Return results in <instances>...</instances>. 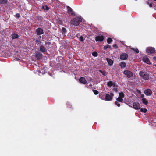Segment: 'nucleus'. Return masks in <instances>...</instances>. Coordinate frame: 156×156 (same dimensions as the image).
Instances as JSON below:
<instances>
[{"label": "nucleus", "instance_id": "nucleus-1", "mask_svg": "<svg viewBox=\"0 0 156 156\" xmlns=\"http://www.w3.org/2000/svg\"><path fill=\"white\" fill-rule=\"evenodd\" d=\"M82 21V19L81 17L76 16L71 20L70 21V23L71 24L73 25L77 26L80 24V23Z\"/></svg>", "mask_w": 156, "mask_h": 156}, {"label": "nucleus", "instance_id": "nucleus-2", "mask_svg": "<svg viewBox=\"0 0 156 156\" xmlns=\"http://www.w3.org/2000/svg\"><path fill=\"white\" fill-rule=\"evenodd\" d=\"M139 75L143 79L148 80L149 79L148 74L145 72L140 71L139 73Z\"/></svg>", "mask_w": 156, "mask_h": 156}, {"label": "nucleus", "instance_id": "nucleus-3", "mask_svg": "<svg viewBox=\"0 0 156 156\" xmlns=\"http://www.w3.org/2000/svg\"><path fill=\"white\" fill-rule=\"evenodd\" d=\"M123 73L128 78H130L133 76V73L131 71L126 70L124 71Z\"/></svg>", "mask_w": 156, "mask_h": 156}, {"label": "nucleus", "instance_id": "nucleus-4", "mask_svg": "<svg viewBox=\"0 0 156 156\" xmlns=\"http://www.w3.org/2000/svg\"><path fill=\"white\" fill-rule=\"evenodd\" d=\"M114 96V94L112 93H110V94H105V101H110L112 100Z\"/></svg>", "mask_w": 156, "mask_h": 156}, {"label": "nucleus", "instance_id": "nucleus-5", "mask_svg": "<svg viewBox=\"0 0 156 156\" xmlns=\"http://www.w3.org/2000/svg\"><path fill=\"white\" fill-rule=\"evenodd\" d=\"M155 52L154 48L152 47H149L146 50V52L148 55L154 53Z\"/></svg>", "mask_w": 156, "mask_h": 156}, {"label": "nucleus", "instance_id": "nucleus-6", "mask_svg": "<svg viewBox=\"0 0 156 156\" xmlns=\"http://www.w3.org/2000/svg\"><path fill=\"white\" fill-rule=\"evenodd\" d=\"M67 12L70 16H73L75 15L73 10L69 6H67Z\"/></svg>", "mask_w": 156, "mask_h": 156}, {"label": "nucleus", "instance_id": "nucleus-7", "mask_svg": "<svg viewBox=\"0 0 156 156\" xmlns=\"http://www.w3.org/2000/svg\"><path fill=\"white\" fill-rule=\"evenodd\" d=\"M95 39L96 41L101 42L104 39V37L103 36H98L95 37Z\"/></svg>", "mask_w": 156, "mask_h": 156}, {"label": "nucleus", "instance_id": "nucleus-8", "mask_svg": "<svg viewBox=\"0 0 156 156\" xmlns=\"http://www.w3.org/2000/svg\"><path fill=\"white\" fill-rule=\"evenodd\" d=\"M128 57V55L127 54L123 53L121 54L120 56V58L122 60L126 59Z\"/></svg>", "mask_w": 156, "mask_h": 156}, {"label": "nucleus", "instance_id": "nucleus-9", "mask_svg": "<svg viewBox=\"0 0 156 156\" xmlns=\"http://www.w3.org/2000/svg\"><path fill=\"white\" fill-rule=\"evenodd\" d=\"M143 61L148 64H151L149 58L146 56H144L142 58Z\"/></svg>", "mask_w": 156, "mask_h": 156}, {"label": "nucleus", "instance_id": "nucleus-10", "mask_svg": "<svg viewBox=\"0 0 156 156\" xmlns=\"http://www.w3.org/2000/svg\"><path fill=\"white\" fill-rule=\"evenodd\" d=\"M133 108L136 109H139L140 108V105L138 102H134L133 104Z\"/></svg>", "mask_w": 156, "mask_h": 156}, {"label": "nucleus", "instance_id": "nucleus-11", "mask_svg": "<svg viewBox=\"0 0 156 156\" xmlns=\"http://www.w3.org/2000/svg\"><path fill=\"white\" fill-rule=\"evenodd\" d=\"M36 31L37 34L38 35H40L44 33L43 30L40 28H38L37 29Z\"/></svg>", "mask_w": 156, "mask_h": 156}, {"label": "nucleus", "instance_id": "nucleus-12", "mask_svg": "<svg viewBox=\"0 0 156 156\" xmlns=\"http://www.w3.org/2000/svg\"><path fill=\"white\" fill-rule=\"evenodd\" d=\"M144 93L147 96H150L152 92L150 89H147L144 90Z\"/></svg>", "mask_w": 156, "mask_h": 156}, {"label": "nucleus", "instance_id": "nucleus-13", "mask_svg": "<svg viewBox=\"0 0 156 156\" xmlns=\"http://www.w3.org/2000/svg\"><path fill=\"white\" fill-rule=\"evenodd\" d=\"M36 57L37 59L40 60L42 58V55L40 52L38 51L36 52Z\"/></svg>", "mask_w": 156, "mask_h": 156}, {"label": "nucleus", "instance_id": "nucleus-14", "mask_svg": "<svg viewBox=\"0 0 156 156\" xmlns=\"http://www.w3.org/2000/svg\"><path fill=\"white\" fill-rule=\"evenodd\" d=\"M79 81L80 83L83 84H85L87 82L85 79L83 77H81L79 79Z\"/></svg>", "mask_w": 156, "mask_h": 156}, {"label": "nucleus", "instance_id": "nucleus-15", "mask_svg": "<svg viewBox=\"0 0 156 156\" xmlns=\"http://www.w3.org/2000/svg\"><path fill=\"white\" fill-rule=\"evenodd\" d=\"M105 94L104 92H101L99 94V98L103 100H105Z\"/></svg>", "mask_w": 156, "mask_h": 156}, {"label": "nucleus", "instance_id": "nucleus-16", "mask_svg": "<svg viewBox=\"0 0 156 156\" xmlns=\"http://www.w3.org/2000/svg\"><path fill=\"white\" fill-rule=\"evenodd\" d=\"M106 60L109 65L112 66V65L113 64V61L111 59L109 58H106Z\"/></svg>", "mask_w": 156, "mask_h": 156}, {"label": "nucleus", "instance_id": "nucleus-17", "mask_svg": "<svg viewBox=\"0 0 156 156\" xmlns=\"http://www.w3.org/2000/svg\"><path fill=\"white\" fill-rule=\"evenodd\" d=\"M40 50L41 52L44 53L46 51V49L44 46L42 45L40 47Z\"/></svg>", "mask_w": 156, "mask_h": 156}, {"label": "nucleus", "instance_id": "nucleus-18", "mask_svg": "<svg viewBox=\"0 0 156 156\" xmlns=\"http://www.w3.org/2000/svg\"><path fill=\"white\" fill-rule=\"evenodd\" d=\"M119 66L121 68H125L126 66V63L124 62H122L120 63Z\"/></svg>", "mask_w": 156, "mask_h": 156}, {"label": "nucleus", "instance_id": "nucleus-19", "mask_svg": "<svg viewBox=\"0 0 156 156\" xmlns=\"http://www.w3.org/2000/svg\"><path fill=\"white\" fill-rule=\"evenodd\" d=\"M19 37V35L16 34H12V39L18 38Z\"/></svg>", "mask_w": 156, "mask_h": 156}, {"label": "nucleus", "instance_id": "nucleus-20", "mask_svg": "<svg viewBox=\"0 0 156 156\" xmlns=\"http://www.w3.org/2000/svg\"><path fill=\"white\" fill-rule=\"evenodd\" d=\"M8 0H0V4H6L7 3Z\"/></svg>", "mask_w": 156, "mask_h": 156}, {"label": "nucleus", "instance_id": "nucleus-21", "mask_svg": "<svg viewBox=\"0 0 156 156\" xmlns=\"http://www.w3.org/2000/svg\"><path fill=\"white\" fill-rule=\"evenodd\" d=\"M143 103L144 104L147 105L148 104V101L145 98H143L142 99Z\"/></svg>", "mask_w": 156, "mask_h": 156}, {"label": "nucleus", "instance_id": "nucleus-22", "mask_svg": "<svg viewBox=\"0 0 156 156\" xmlns=\"http://www.w3.org/2000/svg\"><path fill=\"white\" fill-rule=\"evenodd\" d=\"M113 83H113V82L112 81H110L108 82L107 85L108 86L111 87L112 86H113Z\"/></svg>", "mask_w": 156, "mask_h": 156}, {"label": "nucleus", "instance_id": "nucleus-23", "mask_svg": "<svg viewBox=\"0 0 156 156\" xmlns=\"http://www.w3.org/2000/svg\"><path fill=\"white\" fill-rule=\"evenodd\" d=\"M107 41L108 44H110L113 41V40L111 38H108L107 39Z\"/></svg>", "mask_w": 156, "mask_h": 156}, {"label": "nucleus", "instance_id": "nucleus-24", "mask_svg": "<svg viewBox=\"0 0 156 156\" xmlns=\"http://www.w3.org/2000/svg\"><path fill=\"white\" fill-rule=\"evenodd\" d=\"M119 97L123 98L124 97L125 95L122 92H121L119 93Z\"/></svg>", "mask_w": 156, "mask_h": 156}, {"label": "nucleus", "instance_id": "nucleus-25", "mask_svg": "<svg viewBox=\"0 0 156 156\" xmlns=\"http://www.w3.org/2000/svg\"><path fill=\"white\" fill-rule=\"evenodd\" d=\"M131 49L134 51L136 53H139V51L137 48H131Z\"/></svg>", "mask_w": 156, "mask_h": 156}, {"label": "nucleus", "instance_id": "nucleus-26", "mask_svg": "<svg viewBox=\"0 0 156 156\" xmlns=\"http://www.w3.org/2000/svg\"><path fill=\"white\" fill-rule=\"evenodd\" d=\"M116 100L117 101L120 102H122L123 101V98L119 97L118 98L116 99Z\"/></svg>", "mask_w": 156, "mask_h": 156}, {"label": "nucleus", "instance_id": "nucleus-27", "mask_svg": "<svg viewBox=\"0 0 156 156\" xmlns=\"http://www.w3.org/2000/svg\"><path fill=\"white\" fill-rule=\"evenodd\" d=\"M66 32V29L64 27H62V34H65Z\"/></svg>", "mask_w": 156, "mask_h": 156}, {"label": "nucleus", "instance_id": "nucleus-28", "mask_svg": "<svg viewBox=\"0 0 156 156\" xmlns=\"http://www.w3.org/2000/svg\"><path fill=\"white\" fill-rule=\"evenodd\" d=\"M111 48V46L110 45L107 44L106 45H105L104 47V50H106L108 48H109L110 49Z\"/></svg>", "mask_w": 156, "mask_h": 156}, {"label": "nucleus", "instance_id": "nucleus-29", "mask_svg": "<svg viewBox=\"0 0 156 156\" xmlns=\"http://www.w3.org/2000/svg\"><path fill=\"white\" fill-rule=\"evenodd\" d=\"M42 8L44 10H48L49 9L47 5L43 6L42 7Z\"/></svg>", "mask_w": 156, "mask_h": 156}, {"label": "nucleus", "instance_id": "nucleus-30", "mask_svg": "<svg viewBox=\"0 0 156 156\" xmlns=\"http://www.w3.org/2000/svg\"><path fill=\"white\" fill-rule=\"evenodd\" d=\"M92 55L93 56L97 57L98 55V54L96 52H94L92 53Z\"/></svg>", "mask_w": 156, "mask_h": 156}, {"label": "nucleus", "instance_id": "nucleus-31", "mask_svg": "<svg viewBox=\"0 0 156 156\" xmlns=\"http://www.w3.org/2000/svg\"><path fill=\"white\" fill-rule=\"evenodd\" d=\"M140 111L141 112H143L144 113H146L147 111V110L146 108H141L140 109Z\"/></svg>", "mask_w": 156, "mask_h": 156}, {"label": "nucleus", "instance_id": "nucleus-32", "mask_svg": "<svg viewBox=\"0 0 156 156\" xmlns=\"http://www.w3.org/2000/svg\"><path fill=\"white\" fill-rule=\"evenodd\" d=\"M93 91L95 95H97L99 93V92L97 90H93Z\"/></svg>", "mask_w": 156, "mask_h": 156}, {"label": "nucleus", "instance_id": "nucleus-33", "mask_svg": "<svg viewBox=\"0 0 156 156\" xmlns=\"http://www.w3.org/2000/svg\"><path fill=\"white\" fill-rule=\"evenodd\" d=\"M68 108H72V105L69 103H67L66 104Z\"/></svg>", "mask_w": 156, "mask_h": 156}, {"label": "nucleus", "instance_id": "nucleus-34", "mask_svg": "<svg viewBox=\"0 0 156 156\" xmlns=\"http://www.w3.org/2000/svg\"><path fill=\"white\" fill-rule=\"evenodd\" d=\"M118 101H115V104L118 107H120V104L119 103H118Z\"/></svg>", "mask_w": 156, "mask_h": 156}, {"label": "nucleus", "instance_id": "nucleus-35", "mask_svg": "<svg viewBox=\"0 0 156 156\" xmlns=\"http://www.w3.org/2000/svg\"><path fill=\"white\" fill-rule=\"evenodd\" d=\"M117 87H114L113 89V90L117 92L118 91V89H117Z\"/></svg>", "mask_w": 156, "mask_h": 156}, {"label": "nucleus", "instance_id": "nucleus-36", "mask_svg": "<svg viewBox=\"0 0 156 156\" xmlns=\"http://www.w3.org/2000/svg\"><path fill=\"white\" fill-rule=\"evenodd\" d=\"M80 40L81 41H84V39H83V36H81L80 37Z\"/></svg>", "mask_w": 156, "mask_h": 156}, {"label": "nucleus", "instance_id": "nucleus-37", "mask_svg": "<svg viewBox=\"0 0 156 156\" xmlns=\"http://www.w3.org/2000/svg\"><path fill=\"white\" fill-rule=\"evenodd\" d=\"M16 17L17 18H19L20 17V14L19 13H17L16 14Z\"/></svg>", "mask_w": 156, "mask_h": 156}, {"label": "nucleus", "instance_id": "nucleus-38", "mask_svg": "<svg viewBox=\"0 0 156 156\" xmlns=\"http://www.w3.org/2000/svg\"><path fill=\"white\" fill-rule=\"evenodd\" d=\"M113 47L115 49H117L118 47L116 44H114L113 45Z\"/></svg>", "mask_w": 156, "mask_h": 156}, {"label": "nucleus", "instance_id": "nucleus-39", "mask_svg": "<svg viewBox=\"0 0 156 156\" xmlns=\"http://www.w3.org/2000/svg\"><path fill=\"white\" fill-rule=\"evenodd\" d=\"M113 87H118V86L116 83H115V82L114 83L113 85Z\"/></svg>", "mask_w": 156, "mask_h": 156}, {"label": "nucleus", "instance_id": "nucleus-40", "mask_svg": "<svg viewBox=\"0 0 156 156\" xmlns=\"http://www.w3.org/2000/svg\"><path fill=\"white\" fill-rule=\"evenodd\" d=\"M100 71L102 73V74L103 75H104V76H105L106 75V73L105 72H103L101 70H100Z\"/></svg>", "mask_w": 156, "mask_h": 156}, {"label": "nucleus", "instance_id": "nucleus-41", "mask_svg": "<svg viewBox=\"0 0 156 156\" xmlns=\"http://www.w3.org/2000/svg\"><path fill=\"white\" fill-rule=\"evenodd\" d=\"M51 42H45V44L48 45H50L51 44Z\"/></svg>", "mask_w": 156, "mask_h": 156}, {"label": "nucleus", "instance_id": "nucleus-42", "mask_svg": "<svg viewBox=\"0 0 156 156\" xmlns=\"http://www.w3.org/2000/svg\"><path fill=\"white\" fill-rule=\"evenodd\" d=\"M36 42L38 43V44L41 43V42L40 40H36Z\"/></svg>", "mask_w": 156, "mask_h": 156}, {"label": "nucleus", "instance_id": "nucleus-43", "mask_svg": "<svg viewBox=\"0 0 156 156\" xmlns=\"http://www.w3.org/2000/svg\"><path fill=\"white\" fill-rule=\"evenodd\" d=\"M149 6L150 7H152V3H150L149 4Z\"/></svg>", "mask_w": 156, "mask_h": 156}, {"label": "nucleus", "instance_id": "nucleus-44", "mask_svg": "<svg viewBox=\"0 0 156 156\" xmlns=\"http://www.w3.org/2000/svg\"><path fill=\"white\" fill-rule=\"evenodd\" d=\"M144 95L143 94H142L141 95V98H144Z\"/></svg>", "mask_w": 156, "mask_h": 156}, {"label": "nucleus", "instance_id": "nucleus-45", "mask_svg": "<svg viewBox=\"0 0 156 156\" xmlns=\"http://www.w3.org/2000/svg\"><path fill=\"white\" fill-rule=\"evenodd\" d=\"M153 59L155 61H156V57L155 56L153 57Z\"/></svg>", "mask_w": 156, "mask_h": 156}, {"label": "nucleus", "instance_id": "nucleus-46", "mask_svg": "<svg viewBox=\"0 0 156 156\" xmlns=\"http://www.w3.org/2000/svg\"><path fill=\"white\" fill-rule=\"evenodd\" d=\"M16 60L17 61H18L19 60H20V59H19L18 58H16Z\"/></svg>", "mask_w": 156, "mask_h": 156}, {"label": "nucleus", "instance_id": "nucleus-47", "mask_svg": "<svg viewBox=\"0 0 156 156\" xmlns=\"http://www.w3.org/2000/svg\"><path fill=\"white\" fill-rule=\"evenodd\" d=\"M147 4L149 5L150 3H149V2L148 1H147Z\"/></svg>", "mask_w": 156, "mask_h": 156}, {"label": "nucleus", "instance_id": "nucleus-48", "mask_svg": "<svg viewBox=\"0 0 156 156\" xmlns=\"http://www.w3.org/2000/svg\"><path fill=\"white\" fill-rule=\"evenodd\" d=\"M90 86H92V84H90Z\"/></svg>", "mask_w": 156, "mask_h": 156}, {"label": "nucleus", "instance_id": "nucleus-49", "mask_svg": "<svg viewBox=\"0 0 156 156\" xmlns=\"http://www.w3.org/2000/svg\"><path fill=\"white\" fill-rule=\"evenodd\" d=\"M39 37H40V38H41V36H39Z\"/></svg>", "mask_w": 156, "mask_h": 156}, {"label": "nucleus", "instance_id": "nucleus-50", "mask_svg": "<svg viewBox=\"0 0 156 156\" xmlns=\"http://www.w3.org/2000/svg\"><path fill=\"white\" fill-rule=\"evenodd\" d=\"M154 66L156 67V65H154Z\"/></svg>", "mask_w": 156, "mask_h": 156}, {"label": "nucleus", "instance_id": "nucleus-51", "mask_svg": "<svg viewBox=\"0 0 156 156\" xmlns=\"http://www.w3.org/2000/svg\"><path fill=\"white\" fill-rule=\"evenodd\" d=\"M154 10H156V9L155 8V9H154Z\"/></svg>", "mask_w": 156, "mask_h": 156}]
</instances>
